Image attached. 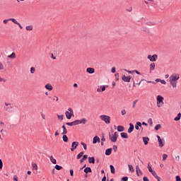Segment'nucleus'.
<instances>
[{"instance_id": "nucleus-1", "label": "nucleus", "mask_w": 181, "mask_h": 181, "mask_svg": "<svg viewBox=\"0 0 181 181\" xmlns=\"http://www.w3.org/2000/svg\"><path fill=\"white\" fill-rule=\"evenodd\" d=\"M180 75L179 74H173L170 76V84L174 87L176 88L177 87V80H179L180 78Z\"/></svg>"}, {"instance_id": "nucleus-2", "label": "nucleus", "mask_w": 181, "mask_h": 181, "mask_svg": "<svg viewBox=\"0 0 181 181\" xmlns=\"http://www.w3.org/2000/svg\"><path fill=\"white\" fill-rule=\"evenodd\" d=\"M99 118H100V119L106 124H110L111 122V117L108 115H102L99 117Z\"/></svg>"}, {"instance_id": "nucleus-3", "label": "nucleus", "mask_w": 181, "mask_h": 181, "mask_svg": "<svg viewBox=\"0 0 181 181\" xmlns=\"http://www.w3.org/2000/svg\"><path fill=\"white\" fill-rule=\"evenodd\" d=\"M13 109V107H12V105L8 103H5L4 106V110L6 111V112H11L12 110Z\"/></svg>"}, {"instance_id": "nucleus-4", "label": "nucleus", "mask_w": 181, "mask_h": 181, "mask_svg": "<svg viewBox=\"0 0 181 181\" xmlns=\"http://www.w3.org/2000/svg\"><path fill=\"white\" fill-rule=\"evenodd\" d=\"M65 115L67 119H71V117L74 115V112L73 111V109L71 107H69L68 111L65 112Z\"/></svg>"}, {"instance_id": "nucleus-5", "label": "nucleus", "mask_w": 181, "mask_h": 181, "mask_svg": "<svg viewBox=\"0 0 181 181\" xmlns=\"http://www.w3.org/2000/svg\"><path fill=\"white\" fill-rule=\"evenodd\" d=\"M163 97L160 95H158L157 96V107H158V108H160V107H162V105H163Z\"/></svg>"}, {"instance_id": "nucleus-6", "label": "nucleus", "mask_w": 181, "mask_h": 181, "mask_svg": "<svg viewBox=\"0 0 181 181\" xmlns=\"http://www.w3.org/2000/svg\"><path fill=\"white\" fill-rule=\"evenodd\" d=\"M80 124H83V125L87 124V119L82 118L80 120L78 119V120L74 121V125H80Z\"/></svg>"}, {"instance_id": "nucleus-7", "label": "nucleus", "mask_w": 181, "mask_h": 181, "mask_svg": "<svg viewBox=\"0 0 181 181\" xmlns=\"http://www.w3.org/2000/svg\"><path fill=\"white\" fill-rule=\"evenodd\" d=\"M157 139L160 148H163V146H165V139H161L159 136H157Z\"/></svg>"}, {"instance_id": "nucleus-8", "label": "nucleus", "mask_w": 181, "mask_h": 181, "mask_svg": "<svg viewBox=\"0 0 181 181\" xmlns=\"http://www.w3.org/2000/svg\"><path fill=\"white\" fill-rule=\"evenodd\" d=\"M147 59L150 60V62H156L158 59V55L157 54H153L151 55H148Z\"/></svg>"}, {"instance_id": "nucleus-9", "label": "nucleus", "mask_w": 181, "mask_h": 181, "mask_svg": "<svg viewBox=\"0 0 181 181\" xmlns=\"http://www.w3.org/2000/svg\"><path fill=\"white\" fill-rule=\"evenodd\" d=\"M78 146V141L72 142L71 148V152H74V151H76V149H77Z\"/></svg>"}, {"instance_id": "nucleus-10", "label": "nucleus", "mask_w": 181, "mask_h": 181, "mask_svg": "<svg viewBox=\"0 0 181 181\" xmlns=\"http://www.w3.org/2000/svg\"><path fill=\"white\" fill-rule=\"evenodd\" d=\"M122 81H124V83H129V81H131V76H127L125 75H122Z\"/></svg>"}, {"instance_id": "nucleus-11", "label": "nucleus", "mask_w": 181, "mask_h": 181, "mask_svg": "<svg viewBox=\"0 0 181 181\" xmlns=\"http://www.w3.org/2000/svg\"><path fill=\"white\" fill-rule=\"evenodd\" d=\"M109 139L111 141V142H117V139H118L117 136H115L114 134H111V133H109Z\"/></svg>"}, {"instance_id": "nucleus-12", "label": "nucleus", "mask_w": 181, "mask_h": 181, "mask_svg": "<svg viewBox=\"0 0 181 181\" xmlns=\"http://www.w3.org/2000/svg\"><path fill=\"white\" fill-rule=\"evenodd\" d=\"M10 21H11V22H13V23H15V25H18V26H19L20 29H23V27L22 26V25H21V23H19L16 19L15 18H10Z\"/></svg>"}, {"instance_id": "nucleus-13", "label": "nucleus", "mask_w": 181, "mask_h": 181, "mask_svg": "<svg viewBox=\"0 0 181 181\" xmlns=\"http://www.w3.org/2000/svg\"><path fill=\"white\" fill-rule=\"evenodd\" d=\"M139 128H142V123H141V122H136L135 125V129L139 131Z\"/></svg>"}, {"instance_id": "nucleus-14", "label": "nucleus", "mask_w": 181, "mask_h": 181, "mask_svg": "<svg viewBox=\"0 0 181 181\" xmlns=\"http://www.w3.org/2000/svg\"><path fill=\"white\" fill-rule=\"evenodd\" d=\"M134 124L132 123H129V128L128 129V133L131 134L132 132H134Z\"/></svg>"}, {"instance_id": "nucleus-15", "label": "nucleus", "mask_w": 181, "mask_h": 181, "mask_svg": "<svg viewBox=\"0 0 181 181\" xmlns=\"http://www.w3.org/2000/svg\"><path fill=\"white\" fill-rule=\"evenodd\" d=\"M86 71L87 73H89V74H94V73L95 72V69H94L93 68H88L86 69Z\"/></svg>"}, {"instance_id": "nucleus-16", "label": "nucleus", "mask_w": 181, "mask_h": 181, "mask_svg": "<svg viewBox=\"0 0 181 181\" xmlns=\"http://www.w3.org/2000/svg\"><path fill=\"white\" fill-rule=\"evenodd\" d=\"M46 90H48L49 91H52L53 90V86L50 83H47L45 85Z\"/></svg>"}, {"instance_id": "nucleus-17", "label": "nucleus", "mask_w": 181, "mask_h": 181, "mask_svg": "<svg viewBox=\"0 0 181 181\" xmlns=\"http://www.w3.org/2000/svg\"><path fill=\"white\" fill-rule=\"evenodd\" d=\"M136 173L137 176H139V173H140L141 175H142V171H141V169L139 168V165H136Z\"/></svg>"}, {"instance_id": "nucleus-18", "label": "nucleus", "mask_w": 181, "mask_h": 181, "mask_svg": "<svg viewBox=\"0 0 181 181\" xmlns=\"http://www.w3.org/2000/svg\"><path fill=\"white\" fill-rule=\"evenodd\" d=\"M97 142L100 144V137L95 136L93 137V144H97Z\"/></svg>"}, {"instance_id": "nucleus-19", "label": "nucleus", "mask_w": 181, "mask_h": 181, "mask_svg": "<svg viewBox=\"0 0 181 181\" xmlns=\"http://www.w3.org/2000/svg\"><path fill=\"white\" fill-rule=\"evenodd\" d=\"M89 163H95V158L94 157H88Z\"/></svg>"}, {"instance_id": "nucleus-20", "label": "nucleus", "mask_w": 181, "mask_h": 181, "mask_svg": "<svg viewBox=\"0 0 181 181\" xmlns=\"http://www.w3.org/2000/svg\"><path fill=\"white\" fill-rule=\"evenodd\" d=\"M83 172L85 173H91L92 170H91V168L90 167H86L84 170Z\"/></svg>"}, {"instance_id": "nucleus-21", "label": "nucleus", "mask_w": 181, "mask_h": 181, "mask_svg": "<svg viewBox=\"0 0 181 181\" xmlns=\"http://www.w3.org/2000/svg\"><path fill=\"white\" fill-rule=\"evenodd\" d=\"M112 148H107L106 151H105V155L107 156H109V155H111V153H112Z\"/></svg>"}, {"instance_id": "nucleus-22", "label": "nucleus", "mask_w": 181, "mask_h": 181, "mask_svg": "<svg viewBox=\"0 0 181 181\" xmlns=\"http://www.w3.org/2000/svg\"><path fill=\"white\" fill-rule=\"evenodd\" d=\"M88 158V155H83V158L80 160V163H83L84 160H87Z\"/></svg>"}, {"instance_id": "nucleus-23", "label": "nucleus", "mask_w": 181, "mask_h": 181, "mask_svg": "<svg viewBox=\"0 0 181 181\" xmlns=\"http://www.w3.org/2000/svg\"><path fill=\"white\" fill-rule=\"evenodd\" d=\"M49 160H51L52 163H53V165H56V163H57V161L56 159L53 157V156H50Z\"/></svg>"}, {"instance_id": "nucleus-24", "label": "nucleus", "mask_w": 181, "mask_h": 181, "mask_svg": "<svg viewBox=\"0 0 181 181\" xmlns=\"http://www.w3.org/2000/svg\"><path fill=\"white\" fill-rule=\"evenodd\" d=\"M8 59H16V54L15 52H12L11 54L8 55Z\"/></svg>"}, {"instance_id": "nucleus-25", "label": "nucleus", "mask_w": 181, "mask_h": 181, "mask_svg": "<svg viewBox=\"0 0 181 181\" xmlns=\"http://www.w3.org/2000/svg\"><path fill=\"white\" fill-rule=\"evenodd\" d=\"M143 141L144 142V145H147L149 142V137H143Z\"/></svg>"}, {"instance_id": "nucleus-26", "label": "nucleus", "mask_w": 181, "mask_h": 181, "mask_svg": "<svg viewBox=\"0 0 181 181\" xmlns=\"http://www.w3.org/2000/svg\"><path fill=\"white\" fill-rule=\"evenodd\" d=\"M125 129L124 128L123 126H118L117 130L118 131V132H123V131Z\"/></svg>"}, {"instance_id": "nucleus-27", "label": "nucleus", "mask_w": 181, "mask_h": 181, "mask_svg": "<svg viewBox=\"0 0 181 181\" xmlns=\"http://www.w3.org/2000/svg\"><path fill=\"white\" fill-rule=\"evenodd\" d=\"M120 135H121V136H122V138H124V139H128V134H127V133H125V132H122V133L120 134Z\"/></svg>"}, {"instance_id": "nucleus-28", "label": "nucleus", "mask_w": 181, "mask_h": 181, "mask_svg": "<svg viewBox=\"0 0 181 181\" xmlns=\"http://www.w3.org/2000/svg\"><path fill=\"white\" fill-rule=\"evenodd\" d=\"M180 118H181V113H178L177 117H175L174 118V121H180Z\"/></svg>"}, {"instance_id": "nucleus-29", "label": "nucleus", "mask_w": 181, "mask_h": 181, "mask_svg": "<svg viewBox=\"0 0 181 181\" xmlns=\"http://www.w3.org/2000/svg\"><path fill=\"white\" fill-rule=\"evenodd\" d=\"M62 139L64 142H69V137L66 134H63Z\"/></svg>"}, {"instance_id": "nucleus-30", "label": "nucleus", "mask_w": 181, "mask_h": 181, "mask_svg": "<svg viewBox=\"0 0 181 181\" xmlns=\"http://www.w3.org/2000/svg\"><path fill=\"white\" fill-rule=\"evenodd\" d=\"M62 129H63L62 135H66V134H67V129H66V126L63 125Z\"/></svg>"}, {"instance_id": "nucleus-31", "label": "nucleus", "mask_w": 181, "mask_h": 181, "mask_svg": "<svg viewBox=\"0 0 181 181\" xmlns=\"http://www.w3.org/2000/svg\"><path fill=\"white\" fill-rule=\"evenodd\" d=\"M110 172H111V173H115V168H114V165H110Z\"/></svg>"}, {"instance_id": "nucleus-32", "label": "nucleus", "mask_w": 181, "mask_h": 181, "mask_svg": "<svg viewBox=\"0 0 181 181\" xmlns=\"http://www.w3.org/2000/svg\"><path fill=\"white\" fill-rule=\"evenodd\" d=\"M83 155H84V152L82 151L79 153L76 156V159H80Z\"/></svg>"}, {"instance_id": "nucleus-33", "label": "nucleus", "mask_w": 181, "mask_h": 181, "mask_svg": "<svg viewBox=\"0 0 181 181\" xmlns=\"http://www.w3.org/2000/svg\"><path fill=\"white\" fill-rule=\"evenodd\" d=\"M152 70H155V63H151L150 65V71H152Z\"/></svg>"}, {"instance_id": "nucleus-34", "label": "nucleus", "mask_w": 181, "mask_h": 181, "mask_svg": "<svg viewBox=\"0 0 181 181\" xmlns=\"http://www.w3.org/2000/svg\"><path fill=\"white\" fill-rule=\"evenodd\" d=\"M26 30H33V25H28L25 27Z\"/></svg>"}, {"instance_id": "nucleus-35", "label": "nucleus", "mask_w": 181, "mask_h": 181, "mask_svg": "<svg viewBox=\"0 0 181 181\" xmlns=\"http://www.w3.org/2000/svg\"><path fill=\"white\" fill-rule=\"evenodd\" d=\"M128 167L130 172H135V170L134 169V167L132 166V165H128Z\"/></svg>"}, {"instance_id": "nucleus-36", "label": "nucleus", "mask_w": 181, "mask_h": 181, "mask_svg": "<svg viewBox=\"0 0 181 181\" xmlns=\"http://www.w3.org/2000/svg\"><path fill=\"white\" fill-rule=\"evenodd\" d=\"M55 169L57 170H62V169H63V167H62L61 165H55Z\"/></svg>"}, {"instance_id": "nucleus-37", "label": "nucleus", "mask_w": 181, "mask_h": 181, "mask_svg": "<svg viewBox=\"0 0 181 181\" xmlns=\"http://www.w3.org/2000/svg\"><path fill=\"white\" fill-rule=\"evenodd\" d=\"M161 127H162V126H161L160 124H157V125L154 127V129H155L156 131H158V129H160Z\"/></svg>"}, {"instance_id": "nucleus-38", "label": "nucleus", "mask_w": 181, "mask_h": 181, "mask_svg": "<svg viewBox=\"0 0 181 181\" xmlns=\"http://www.w3.org/2000/svg\"><path fill=\"white\" fill-rule=\"evenodd\" d=\"M81 144L83 146V149L85 151H87V144H86V143H84V142H81Z\"/></svg>"}, {"instance_id": "nucleus-39", "label": "nucleus", "mask_w": 181, "mask_h": 181, "mask_svg": "<svg viewBox=\"0 0 181 181\" xmlns=\"http://www.w3.org/2000/svg\"><path fill=\"white\" fill-rule=\"evenodd\" d=\"M148 171L150 172V173H153L155 172L153 170H152V166H151L149 165H148Z\"/></svg>"}, {"instance_id": "nucleus-40", "label": "nucleus", "mask_w": 181, "mask_h": 181, "mask_svg": "<svg viewBox=\"0 0 181 181\" xmlns=\"http://www.w3.org/2000/svg\"><path fill=\"white\" fill-rule=\"evenodd\" d=\"M35 71H36V69L35 67H31L30 68L31 74H35Z\"/></svg>"}, {"instance_id": "nucleus-41", "label": "nucleus", "mask_w": 181, "mask_h": 181, "mask_svg": "<svg viewBox=\"0 0 181 181\" xmlns=\"http://www.w3.org/2000/svg\"><path fill=\"white\" fill-rule=\"evenodd\" d=\"M151 175H153V176L156 178L158 179L159 177V176H158V174H156V172H153V173H151Z\"/></svg>"}, {"instance_id": "nucleus-42", "label": "nucleus", "mask_w": 181, "mask_h": 181, "mask_svg": "<svg viewBox=\"0 0 181 181\" xmlns=\"http://www.w3.org/2000/svg\"><path fill=\"white\" fill-rule=\"evenodd\" d=\"M66 125H68V127H73V125H74V122H66Z\"/></svg>"}, {"instance_id": "nucleus-43", "label": "nucleus", "mask_w": 181, "mask_h": 181, "mask_svg": "<svg viewBox=\"0 0 181 181\" xmlns=\"http://www.w3.org/2000/svg\"><path fill=\"white\" fill-rule=\"evenodd\" d=\"M148 122L149 123L150 127H152V125L153 124V122L152 121L151 118L148 119Z\"/></svg>"}, {"instance_id": "nucleus-44", "label": "nucleus", "mask_w": 181, "mask_h": 181, "mask_svg": "<svg viewBox=\"0 0 181 181\" xmlns=\"http://www.w3.org/2000/svg\"><path fill=\"white\" fill-rule=\"evenodd\" d=\"M9 21H12V20H11V18L4 20V21H3V23H4L5 25H6V23H8V22H9Z\"/></svg>"}, {"instance_id": "nucleus-45", "label": "nucleus", "mask_w": 181, "mask_h": 181, "mask_svg": "<svg viewBox=\"0 0 181 181\" xmlns=\"http://www.w3.org/2000/svg\"><path fill=\"white\" fill-rule=\"evenodd\" d=\"M57 117H58L59 119H62V120H63L64 118V115H57Z\"/></svg>"}, {"instance_id": "nucleus-46", "label": "nucleus", "mask_w": 181, "mask_h": 181, "mask_svg": "<svg viewBox=\"0 0 181 181\" xmlns=\"http://www.w3.org/2000/svg\"><path fill=\"white\" fill-rule=\"evenodd\" d=\"M175 181H181L180 176L176 175V176H175Z\"/></svg>"}, {"instance_id": "nucleus-47", "label": "nucleus", "mask_w": 181, "mask_h": 181, "mask_svg": "<svg viewBox=\"0 0 181 181\" xmlns=\"http://www.w3.org/2000/svg\"><path fill=\"white\" fill-rule=\"evenodd\" d=\"M136 103H138V100H136L133 102L132 107L135 108V105H136Z\"/></svg>"}, {"instance_id": "nucleus-48", "label": "nucleus", "mask_w": 181, "mask_h": 181, "mask_svg": "<svg viewBox=\"0 0 181 181\" xmlns=\"http://www.w3.org/2000/svg\"><path fill=\"white\" fill-rule=\"evenodd\" d=\"M4 168V163H2V159H0V169H2Z\"/></svg>"}, {"instance_id": "nucleus-49", "label": "nucleus", "mask_w": 181, "mask_h": 181, "mask_svg": "<svg viewBox=\"0 0 181 181\" xmlns=\"http://www.w3.org/2000/svg\"><path fill=\"white\" fill-rule=\"evenodd\" d=\"M167 158H168L167 154H163V160H166Z\"/></svg>"}, {"instance_id": "nucleus-50", "label": "nucleus", "mask_w": 181, "mask_h": 181, "mask_svg": "<svg viewBox=\"0 0 181 181\" xmlns=\"http://www.w3.org/2000/svg\"><path fill=\"white\" fill-rule=\"evenodd\" d=\"M33 168L35 170H37V164H33Z\"/></svg>"}, {"instance_id": "nucleus-51", "label": "nucleus", "mask_w": 181, "mask_h": 181, "mask_svg": "<svg viewBox=\"0 0 181 181\" xmlns=\"http://www.w3.org/2000/svg\"><path fill=\"white\" fill-rule=\"evenodd\" d=\"M121 113H122V115H125V114H127V110H122L121 111Z\"/></svg>"}, {"instance_id": "nucleus-52", "label": "nucleus", "mask_w": 181, "mask_h": 181, "mask_svg": "<svg viewBox=\"0 0 181 181\" xmlns=\"http://www.w3.org/2000/svg\"><path fill=\"white\" fill-rule=\"evenodd\" d=\"M122 181H128V177H123Z\"/></svg>"}, {"instance_id": "nucleus-53", "label": "nucleus", "mask_w": 181, "mask_h": 181, "mask_svg": "<svg viewBox=\"0 0 181 181\" xmlns=\"http://www.w3.org/2000/svg\"><path fill=\"white\" fill-rule=\"evenodd\" d=\"M0 70H4V64L0 62Z\"/></svg>"}, {"instance_id": "nucleus-54", "label": "nucleus", "mask_w": 181, "mask_h": 181, "mask_svg": "<svg viewBox=\"0 0 181 181\" xmlns=\"http://www.w3.org/2000/svg\"><path fill=\"white\" fill-rule=\"evenodd\" d=\"M117 149H118V146H113V151H115V152H117Z\"/></svg>"}, {"instance_id": "nucleus-55", "label": "nucleus", "mask_w": 181, "mask_h": 181, "mask_svg": "<svg viewBox=\"0 0 181 181\" xmlns=\"http://www.w3.org/2000/svg\"><path fill=\"white\" fill-rule=\"evenodd\" d=\"M70 175L71 176H74V170H70Z\"/></svg>"}, {"instance_id": "nucleus-56", "label": "nucleus", "mask_w": 181, "mask_h": 181, "mask_svg": "<svg viewBox=\"0 0 181 181\" xmlns=\"http://www.w3.org/2000/svg\"><path fill=\"white\" fill-rule=\"evenodd\" d=\"M13 180L18 181V176L14 175L13 177Z\"/></svg>"}, {"instance_id": "nucleus-57", "label": "nucleus", "mask_w": 181, "mask_h": 181, "mask_svg": "<svg viewBox=\"0 0 181 181\" xmlns=\"http://www.w3.org/2000/svg\"><path fill=\"white\" fill-rule=\"evenodd\" d=\"M54 101H59V98L57 96H54Z\"/></svg>"}, {"instance_id": "nucleus-58", "label": "nucleus", "mask_w": 181, "mask_h": 181, "mask_svg": "<svg viewBox=\"0 0 181 181\" xmlns=\"http://www.w3.org/2000/svg\"><path fill=\"white\" fill-rule=\"evenodd\" d=\"M133 73H135L136 74H139V76H141V74L137 70L133 71Z\"/></svg>"}, {"instance_id": "nucleus-59", "label": "nucleus", "mask_w": 181, "mask_h": 181, "mask_svg": "<svg viewBox=\"0 0 181 181\" xmlns=\"http://www.w3.org/2000/svg\"><path fill=\"white\" fill-rule=\"evenodd\" d=\"M101 88V91H105V86H103L102 87H100Z\"/></svg>"}, {"instance_id": "nucleus-60", "label": "nucleus", "mask_w": 181, "mask_h": 181, "mask_svg": "<svg viewBox=\"0 0 181 181\" xmlns=\"http://www.w3.org/2000/svg\"><path fill=\"white\" fill-rule=\"evenodd\" d=\"M105 137L104 136V134L102 136L101 141L105 142Z\"/></svg>"}, {"instance_id": "nucleus-61", "label": "nucleus", "mask_w": 181, "mask_h": 181, "mask_svg": "<svg viewBox=\"0 0 181 181\" xmlns=\"http://www.w3.org/2000/svg\"><path fill=\"white\" fill-rule=\"evenodd\" d=\"M143 180L144 181H149V179H148V177H144Z\"/></svg>"}, {"instance_id": "nucleus-62", "label": "nucleus", "mask_w": 181, "mask_h": 181, "mask_svg": "<svg viewBox=\"0 0 181 181\" xmlns=\"http://www.w3.org/2000/svg\"><path fill=\"white\" fill-rule=\"evenodd\" d=\"M160 83H161V84H166V81H165V80H161V81H160Z\"/></svg>"}, {"instance_id": "nucleus-63", "label": "nucleus", "mask_w": 181, "mask_h": 181, "mask_svg": "<svg viewBox=\"0 0 181 181\" xmlns=\"http://www.w3.org/2000/svg\"><path fill=\"white\" fill-rule=\"evenodd\" d=\"M111 71L112 73H115V67H112Z\"/></svg>"}, {"instance_id": "nucleus-64", "label": "nucleus", "mask_w": 181, "mask_h": 181, "mask_svg": "<svg viewBox=\"0 0 181 181\" xmlns=\"http://www.w3.org/2000/svg\"><path fill=\"white\" fill-rule=\"evenodd\" d=\"M102 181H107V177L105 175L103 177Z\"/></svg>"}]
</instances>
